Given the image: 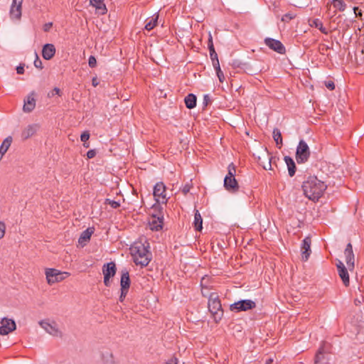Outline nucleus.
<instances>
[{
  "mask_svg": "<svg viewBox=\"0 0 364 364\" xmlns=\"http://www.w3.org/2000/svg\"><path fill=\"white\" fill-rule=\"evenodd\" d=\"M167 364H177V359L176 358H173L170 360V363H167Z\"/></svg>",
  "mask_w": 364,
  "mask_h": 364,
  "instance_id": "nucleus-59",
  "label": "nucleus"
},
{
  "mask_svg": "<svg viewBox=\"0 0 364 364\" xmlns=\"http://www.w3.org/2000/svg\"><path fill=\"white\" fill-rule=\"evenodd\" d=\"M102 360L104 364H117L113 354L109 352H107L103 354Z\"/></svg>",
  "mask_w": 364,
  "mask_h": 364,
  "instance_id": "nucleus-30",
  "label": "nucleus"
},
{
  "mask_svg": "<svg viewBox=\"0 0 364 364\" xmlns=\"http://www.w3.org/2000/svg\"><path fill=\"white\" fill-rule=\"evenodd\" d=\"M109 278V277L104 276V283L106 287H109L110 285Z\"/></svg>",
  "mask_w": 364,
  "mask_h": 364,
  "instance_id": "nucleus-57",
  "label": "nucleus"
},
{
  "mask_svg": "<svg viewBox=\"0 0 364 364\" xmlns=\"http://www.w3.org/2000/svg\"><path fill=\"white\" fill-rule=\"evenodd\" d=\"M105 204L109 205L112 208H117L120 206L119 202L109 198L105 200Z\"/></svg>",
  "mask_w": 364,
  "mask_h": 364,
  "instance_id": "nucleus-38",
  "label": "nucleus"
},
{
  "mask_svg": "<svg viewBox=\"0 0 364 364\" xmlns=\"http://www.w3.org/2000/svg\"><path fill=\"white\" fill-rule=\"evenodd\" d=\"M0 151L3 155L6 152L5 149L2 148L1 146H0Z\"/></svg>",
  "mask_w": 364,
  "mask_h": 364,
  "instance_id": "nucleus-62",
  "label": "nucleus"
},
{
  "mask_svg": "<svg viewBox=\"0 0 364 364\" xmlns=\"http://www.w3.org/2000/svg\"><path fill=\"white\" fill-rule=\"evenodd\" d=\"M272 359H269V360H267L266 361V364H269V363H272Z\"/></svg>",
  "mask_w": 364,
  "mask_h": 364,
  "instance_id": "nucleus-64",
  "label": "nucleus"
},
{
  "mask_svg": "<svg viewBox=\"0 0 364 364\" xmlns=\"http://www.w3.org/2000/svg\"><path fill=\"white\" fill-rule=\"evenodd\" d=\"M52 26H53L52 23H47L44 24V26H43V31L45 32H47L51 28Z\"/></svg>",
  "mask_w": 364,
  "mask_h": 364,
  "instance_id": "nucleus-53",
  "label": "nucleus"
},
{
  "mask_svg": "<svg viewBox=\"0 0 364 364\" xmlns=\"http://www.w3.org/2000/svg\"><path fill=\"white\" fill-rule=\"evenodd\" d=\"M264 43L267 46H268L271 50L279 53L284 54L286 52V48L281 41L272 38H266L264 39Z\"/></svg>",
  "mask_w": 364,
  "mask_h": 364,
  "instance_id": "nucleus-10",
  "label": "nucleus"
},
{
  "mask_svg": "<svg viewBox=\"0 0 364 364\" xmlns=\"http://www.w3.org/2000/svg\"><path fill=\"white\" fill-rule=\"evenodd\" d=\"M208 309L215 319H220L223 316L222 305L217 293L213 292L209 295Z\"/></svg>",
  "mask_w": 364,
  "mask_h": 364,
  "instance_id": "nucleus-3",
  "label": "nucleus"
},
{
  "mask_svg": "<svg viewBox=\"0 0 364 364\" xmlns=\"http://www.w3.org/2000/svg\"><path fill=\"white\" fill-rule=\"evenodd\" d=\"M16 72L18 74H23L24 73V67L22 65H18L16 68Z\"/></svg>",
  "mask_w": 364,
  "mask_h": 364,
  "instance_id": "nucleus-55",
  "label": "nucleus"
},
{
  "mask_svg": "<svg viewBox=\"0 0 364 364\" xmlns=\"http://www.w3.org/2000/svg\"><path fill=\"white\" fill-rule=\"evenodd\" d=\"M208 47V49H209V52L214 53L215 48H214L213 42V37H212L210 33H209Z\"/></svg>",
  "mask_w": 364,
  "mask_h": 364,
  "instance_id": "nucleus-39",
  "label": "nucleus"
},
{
  "mask_svg": "<svg viewBox=\"0 0 364 364\" xmlns=\"http://www.w3.org/2000/svg\"><path fill=\"white\" fill-rule=\"evenodd\" d=\"M355 60L358 65H364V46L359 53L355 55Z\"/></svg>",
  "mask_w": 364,
  "mask_h": 364,
  "instance_id": "nucleus-35",
  "label": "nucleus"
},
{
  "mask_svg": "<svg viewBox=\"0 0 364 364\" xmlns=\"http://www.w3.org/2000/svg\"><path fill=\"white\" fill-rule=\"evenodd\" d=\"M310 156V150L308 144L304 141L300 140L296 147V159L298 164L306 162Z\"/></svg>",
  "mask_w": 364,
  "mask_h": 364,
  "instance_id": "nucleus-6",
  "label": "nucleus"
},
{
  "mask_svg": "<svg viewBox=\"0 0 364 364\" xmlns=\"http://www.w3.org/2000/svg\"><path fill=\"white\" fill-rule=\"evenodd\" d=\"M11 142H12V137L9 136L4 140L1 146L2 148L5 149V150L7 151V150L9 149V148L10 147V146L11 144Z\"/></svg>",
  "mask_w": 364,
  "mask_h": 364,
  "instance_id": "nucleus-36",
  "label": "nucleus"
},
{
  "mask_svg": "<svg viewBox=\"0 0 364 364\" xmlns=\"http://www.w3.org/2000/svg\"><path fill=\"white\" fill-rule=\"evenodd\" d=\"M23 1V0H12V4L9 11V15L11 20H21Z\"/></svg>",
  "mask_w": 364,
  "mask_h": 364,
  "instance_id": "nucleus-9",
  "label": "nucleus"
},
{
  "mask_svg": "<svg viewBox=\"0 0 364 364\" xmlns=\"http://www.w3.org/2000/svg\"><path fill=\"white\" fill-rule=\"evenodd\" d=\"M90 139V133L87 131L84 132L81 136L80 139L82 142H86Z\"/></svg>",
  "mask_w": 364,
  "mask_h": 364,
  "instance_id": "nucleus-44",
  "label": "nucleus"
},
{
  "mask_svg": "<svg viewBox=\"0 0 364 364\" xmlns=\"http://www.w3.org/2000/svg\"><path fill=\"white\" fill-rule=\"evenodd\" d=\"M235 174L236 167L233 163H231L228 167V174L225 176V177H229L230 178H235Z\"/></svg>",
  "mask_w": 364,
  "mask_h": 364,
  "instance_id": "nucleus-34",
  "label": "nucleus"
},
{
  "mask_svg": "<svg viewBox=\"0 0 364 364\" xmlns=\"http://www.w3.org/2000/svg\"><path fill=\"white\" fill-rule=\"evenodd\" d=\"M88 64L90 68H95L97 65L96 58L93 55L89 57Z\"/></svg>",
  "mask_w": 364,
  "mask_h": 364,
  "instance_id": "nucleus-41",
  "label": "nucleus"
},
{
  "mask_svg": "<svg viewBox=\"0 0 364 364\" xmlns=\"http://www.w3.org/2000/svg\"><path fill=\"white\" fill-rule=\"evenodd\" d=\"M159 15L157 14H154L151 18H149L146 20V24L144 28L147 31L152 30L155 26H156L158 23Z\"/></svg>",
  "mask_w": 364,
  "mask_h": 364,
  "instance_id": "nucleus-25",
  "label": "nucleus"
},
{
  "mask_svg": "<svg viewBox=\"0 0 364 364\" xmlns=\"http://www.w3.org/2000/svg\"><path fill=\"white\" fill-rule=\"evenodd\" d=\"M332 4L334 8L337 9L340 11H345L346 4L343 0H333Z\"/></svg>",
  "mask_w": 364,
  "mask_h": 364,
  "instance_id": "nucleus-33",
  "label": "nucleus"
},
{
  "mask_svg": "<svg viewBox=\"0 0 364 364\" xmlns=\"http://www.w3.org/2000/svg\"><path fill=\"white\" fill-rule=\"evenodd\" d=\"M153 195L157 203L166 204L169 197L166 194V187L163 182H158L154 187Z\"/></svg>",
  "mask_w": 364,
  "mask_h": 364,
  "instance_id": "nucleus-7",
  "label": "nucleus"
},
{
  "mask_svg": "<svg viewBox=\"0 0 364 364\" xmlns=\"http://www.w3.org/2000/svg\"><path fill=\"white\" fill-rule=\"evenodd\" d=\"M296 17V14L291 12L287 13L284 14L282 17V21L283 22H289L291 20L294 19Z\"/></svg>",
  "mask_w": 364,
  "mask_h": 364,
  "instance_id": "nucleus-37",
  "label": "nucleus"
},
{
  "mask_svg": "<svg viewBox=\"0 0 364 364\" xmlns=\"http://www.w3.org/2000/svg\"><path fill=\"white\" fill-rule=\"evenodd\" d=\"M40 326L43 328L46 333L54 337L62 338L63 334L59 328L58 325L54 321L49 319L41 320L38 322Z\"/></svg>",
  "mask_w": 364,
  "mask_h": 364,
  "instance_id": "nucleus-5",
  "label": "nucleus"
},
{
  "mask_svg": "<svg viewBox=\"0 0 364 364\" xmlns=\"http://www.w3.org/2000/svg\"><path fill=\"white\" fill-rule=\"evenodd\" d=\"M272 134H273V139L275 141L277 146H278V148L280 149L283 144L282 137V134H281L280 130L277 128H275V129H274Z\"/></svg>",
  "mask_w": 364,
  "mask_h": 364,
  "instance_id": "nucleus-29",
  "label": "nucleus"
},
{
  "mask_svg": "<svg viewBox=\"0 0 364 364\" xmlns=\"http://www.w3.org/2000/svg\"><path fill=\"white\" fill-rule=\"evenodd\" d=\"M272 6H273L272 11H274V13L278 14L279 13L278 6H277V2L275 1H273Z\"/></svg>",
  "mask_w": 364,
  "mask_h": 364,
  "instance_id": "nucleus-56",
  "label": "nucleus"
},
{
  "mask_svg": "<svg viewBox=\"0 0 364 364\" xmlns=\"http://www.w3.org/2000/svg\"><path fill=\"white\" fill-rule=\"evenodd\" d=\"M34 65L36 68L42 69L43 68V64L41 60L39 59L38 55L36 53V60H34Z\"/></svg>",
  "mask_w": 364,
  "mask_h": 364,
  "instance_id": "nucleus-42",
  "label": "nucleus"
},
{
  "mask_svg": "<svg viewBox=\"0 0 364 364\" xmlns=\"http://www.w3.org/2000/svg\"><path fill=\"white\" fill-rule=\"evenodd\" d=\"M98 85V82L96 78L92 79V85L94 87H96Z\"/></svg>",
  "mask_w": 364,
  "mask_h": 364,
  "instance_id": "nucleus-60",
  "label": "nucleus"
},
{
  "mask_svg": "<svg viewBox=\"0 0 364 364\" xmlns=\"http://www.w3.org/2000/svg\"><path fill=\"white\" fill-rule=\"evenodd\" d=\"M224 187L228 191L233 193L239 190V185L235 178H230L229 177H225Z\"/></svg>",
  "mask_w": 364,
  "mask_h": 364,
  "instance_id": "nucleus-17",
  "label": "nucleus"
},
{
  "mask_svg": "<svg viewBox=\"0 0 364 364\" xmlns=\"http://www.w3.org/2000/svg\"><path fill=\"white\" fill-rule=\"evenodd\" d=\"M93 233V230L91 228H87L85 230H84L79 239H78V243L81 245V247H84L87 242L90 240V237Z\"/></svg>",
  "mask_w": 364,
  "mask_h": 364,
  "instance_id": "nucleus-22",
  "label": "nucleus"
},
{
  "mask_svg": "<svg viewBox=\"0 0 364 364\" xmlns=\"http://www.w3.org/2000/svg\"><path fill=\"white\" fill-rule=\"evenodd\" d=\"M212 63L215 71H220V67L218 59H215Z\"/></svg>",
  "mask_w": 364,
  "mask_h": 364,
  "instance_id": "nucleus-49",
  "label": "nucleus"
},
{
  "mask_svg": "<svg viewBox=\"0 0 364 364\" xmlns=\"http://www.w3.org/2000/svg\"><path fill=\"white\" fill-rule=\"evenodd\" d=\"M121 289H128L130 287V279L129 272L127 270L122 272L121 280H120Z\"/></svg>",
  "mask_w": 364,
  "mask_h": 364,
  "instance_id": "nucleus-23",
  "label": "nucleus"
},
{
  "mask_svg": "<svg viewBox=\"0 0 364 364\" xmlns=\"http://www.w3.org/2000/svg\"><path fill=\"white\" fill-rule=\"evenodd\" d=\"M326 188V185L316 176L308 177L302 184L304 194L312 200L321 198Z\"/></svg>",
  "mask_w": 364,
  "mask_h": 364,
  "instance_id": "nucleus-1",
  "label": "nucleus"
},
{
  "mask_svg": "<svg viewBox=\"0 0 364 364\" xmlns=\"http://www.w3.org/2000/svg\"><path fill=\"white\" fill-rule=\"evenodd\" d=\"M35 96L36 93L33 91L24 100V105L23 107V112L28 113L34 109L36 107Z\"/></svg>",
  "mask_w": 364,
  "mask_h": 364,
  "instance_id": "nucleus-16",
  "label": "nucleus"
},
{
  "mask_svg": "<svg viewBox=\"0 0 364 364\" xmlns=\"http://www.w3.org/2000/svg\"><path fill=\"white\" fill-rule=\"evenodd\" d=\"M230 65L235 69L239 68V69H241V70H245V69H247V68H248L250 67L247 63H242V61H240L238 59L232 60L231 63H230Z\"/></svg>",
  "mask_w": 364,
  "mask_h": 364,
  "instance_id": "nucleus-31",
  "label": "nucleus"
},
{
  "mask_svg": "<svg viewBox=\"0 0 364 364\" xmlns=\"http://www.w3.org/2000/svg\"><path fill=\"white\" fill-rule=\"evenodd\" d=\"M55 52L56 50L54 45L51 43H47L43 47L42 56L45 60H48L54 57Z\"/></svg>",
  "mask_w": 364,
  "mask_h": 364,
  "instance_id": "nucleus-18",
  "label": "nucleus"
},
{
  "mask_svg": "<svg viewBox=\"0 0 364 364\" xmlns=\"http://www.w3.org/2000/svg\"><path fill=\"white\" fill-rule=\"evenodd\" d=\"M210 102V99L208 95H204L203 97V105L204 106H207L208 103Z\"/></svg>",
  "mask_w": 364,
  "mask_h": 364,
  "instance_id": "nucleus-54",
  "label": "nucleus"
},
{
  "mask_svg": "<svg viewBox=\"0 0 364 364\" xmlns=\"http://www.w3.org/2000/svg\"><path fill=\"white\" fill-rule=\"evenodd\" d=\"M311 237H306L301 242V258L303 261H307L311 253Z\"/></svg>",
  "mask_w": 364,
  "mask_h": 364,
  "instance_id": "nucleus-12",
  "label": "nucleus"
},
{
  "mask_svg": "<svg viewBox=\"0 0 364 364\" xmlns=\"http://www.w3.org/2000/svg\"><path fill=\"white\" fill-rule=\"evenodd\" d=\"M83 146L85 148H88L90 146V144L87 141L83 142Z\"/></svg>",
  "mask_w": 364,
  "mask_h": 364,
  "instance_id": "nucleus-63",
  "label": "nucleus"
},
{
  "mask_svg": "<svg viewBox=\"0 0 364 364\" xmlns=\"http://www.w3.org/2000/svg\"><path fill=\"white\" fill-rule=\"evenodd\" d=\"M6 225L4 223L0 222V239L3 238L5 235Z\"/></svg>",
  "mask_w": 364,
  "mask_h": 364,
  "instance_id": "nucleus-45",
  "label": "nucleus"
},
{
  "mask_svg": "<svg viewBox=\"0 0 364 364\" xmlns=\"http://www.w3.org/2000/svg\"><path fill=\"white\" fill-rule=\"evenodd\" d=\"M284 161L287 166L289 175L293 176L296 172V164L291 157L289 156H284Z\"/></svg>",
  "mask_w": 364,
  "mask_h": 364,
  "instance_id": "nucleus-24",
  "label": "nucleus"
},
{
  "mask_svg": "<svg viewBox=\"0 0 364 364\" xmlns=\"http://www.w3.org/2000/svg\"><path fill=\"white\" fill-rule=\"evenodd\" d=\"M205 280V278L203 277L202 278V280H201V287H202V294L204 296H206V295L205 294L204 291H203V281Z\"/></svg>",
  "mask_w": 364,
  "mask_h": 364,
  "instance_id": "nucleus-61",
  "label": "nucleus"
},
{
  "mask_svg": "<svg viewBox=\"0 0 364 364\" xmlns=\"http://www.w3.org/2000/svg\"><path fill=\"white\" fill-rule=\"evenodd\" d=\"M210 58H211L212 61H213L215 59H218V55H217L215 50L214 51V53L210 52Z\"/></svg>",
  "mask_w": 364,
  "mask_h": 364,
  "instance_id": "nucleus-58",
  "label": "nucleus"
},
{
  "mask_svg": "<svg viewBox=\"0 0 364 364\" xmlns=\"http://www.w3.org/2000/svg\"><path fill=\"white\" fill-rule=\"evenodd\" d=\"M336 265L338 269V275L342 279L343 284L346 287H348L349 285V275L346 267H345L344 264L339 259H336Z\"/></svg>",
  "mask_w": 364,
  "mask_h": 364,
  "instance_id": "nucleus-13",
  "label": "nucleus"
},
{
  "mask_svg": "<svg viewBox=\"0 0 364 364\" xmlns=\"http://www.w3.org/2000/svg\"><path fill=\"white\" fill-rule=\"evenodd\" d=\"M185 104L187 108L193 109L196 106L197 98L196 96L193 94H188L185 97Z\"/></svg>",
  "mask_w": 364,
  "mask_h": 364,
  "instance_id": "nucleus-27",
  "label": "nucleus"
},
{
  "mask_svg": "<svg viewBox=\"0 0 364 364\" xmlns=\"http://www.w3.org/2000/svg\"><path fill=\"white\" fill-rule=\"evenodd\" d=\"M96 151L94 149L89 150L87 153V156L88 159H92L95 156Z\"/></svg>",
  "mask_w": 364,
  "mask_h": 364,
  "instance_id": "nucleus-51",
  "label": "nucleus"
},
{
  "mask_svg": "<svg viewBox=\"0 0 364 364\" xmlns=\"http://www.w3.org/2000/svg\"><path fill=\"white\" fill-rule=\"evenodd\" d=\"M363 301H364V297L362 294H360L359 296H358L357 298L355 299L354 304L356 306H358L360 304H362L363 302Z\"/></svg>",
  "mask_w": 364,
  "mask_h": 364,
  "instance_id": "nucleus-47",
  "label": "nucleus"
},
{
  "mask_svg": "<svg viewBox=\"0 0 364 364\" xmlns=\"http://www.w3.org/2000/svg\"><path fill=\"white\" fill-rule=\"evenodd\" d=\"M104 276L112 277L116 273V266L112 262L104 264L102 267Z\"/></svg>",
  "mask_w": 364,
  "mask_h": 364,
  "instance_id": "nucleus-21",
  "label": "nucleus"
},
{
  "mask_svg": "<svg viewBox=\"0 0 364 364\" xmlns=\"http://www.w3.org/2000/svg\"><path fill=\"white\" fill-rule=\"evenodd\" d=\"M60 95V90L58 87H55L54 89H53L48 94V96L49 97H53L54 95Z\"/></svg>",
  "mask_w": 364,
  "mask_h": 364,
  "instance_id": "nucleus-43",
  "label": "nucleus"
},
{
  "mask_svg": "<svg viewBox=\"0 0 364 364\" xmlns=\"http://www.w3.org/2000/svg\"><path fill=\"white\" fill-rule=\"evenodd\" d=\"M45 274L47 282L50 285L62 282L70 275L69 272H61L54 268L46 269Z\"/></svg>",
  "mask_w": 364,
  "mask_h": 364,
  "instance_id": "nucleus-4",
  "label": "nucleus"
},
{
  "mask_svg": "<svg viewBox=\"0 0 364 364\" xmlns=\"http://www.w3.org/2000/svg\"><path fill=\"white\" fill-rule=\"evenodd\" d=\"M149 244L147 242H135L130 247V252L136 265L146 267L151 259V253L149 250Z\"/></svg>",
  "mask_w": 364,
  "mask_h": 364,
  "instance_id": "nucleus-2",
  "label": "nucleus"
},
{
  "mask_svg": "<svg viewBox=\"0 0 364 364\" xmlns=\"http://www.w3.org/2000/svg\"><path fill=\"white\" fill-rule=\"evenodd\" d=\"M344 255L347 266L350 270H353L355 267V255L353 251L351 243H348L345 249Z\"/></svg>",
  "mask_w": 364,
  "mask_h": 364,
  "instance_id": "nucleus-14",
  "label": "nucleus"
},
{
  "mask_svg": "<svg viewBox=\"0 0 364 364\" xmlns=\"http://www.w3.org/2000/svg\"><path fill=\"white\" fill-rule=\"evenodd\" d=\"M191 187H192L191 183H187L186 184H185L183 186V188L181 189L182 193L184 195H186L190 191Z\"/></svg>",
  "mask_w": 364,
  "mask_h": 364,
  "instance_id": "nucleus-40",
  "label": "nucleus"
},
{
  "mask_svg": "<svg viewBox=\"0 0 364 364\" xmlns=\"http://www.w3.org/2000/svg\"><path fill=\"white\" fill-rule=\"evenodd\" d=\"M0 326V334L5 336L16 329V323L13 319L4 318L1 319Z\"/></svg>",
  "mask_w": 364,
  "mask_h": 364,
  "instance_id": "nucleus-11",
  "label": "nucleus"
},
{
  "mask_svg": "<svg viewBox=\"0 0 364 364\" xmlns=\"http://www.w3.org/2000/svg\"><path fill=\"white\" fill-rule=\"evenodd\" d=\"M309 24L311 27L314 26L315 28H318L322 33L328 34V31L325 27H323L321 21L318 18L313 19Z\"/></svg>",
  "mask_w": 364,
  "mask_h": 364,
  "instance_id": "nucleus-28",
  "label": "nucleus"
},
{
  "mask_svg": "<svg viewBox=\"0 0 364 364\" xmlns=\"http://www.w3.org/2000/svg\"><path fill=\"white\" fill-rule=\"evenodd\" d=\"M90 4L100 14H105L107 11L104 0H90Z\"/></svg>",
  "mask_w": 364,
  "mask_h": 364,
  "instance_id": "nucleus-20",
  "label": "nucleus"
},
{
  "mask_svg": "<svg viewBox=\"0 0 364 364\" xmlns=\"http://www.w3.org/2000/svg\"><path fill=\"white\" fill-rule=\"evenodd\" d=\"M216 74L219 79V81L220 82H223V81L225 80V76H224L223 73L222 72L221 69L220 70V71H217Z\"/></svg>",
  "mask_w": 364,
  "mask_h": 364,
  "instance_id": "nucleus-50",
  "label": "nucleus"
},
{
  "mask_svg": "<svg viewBox=\"0 0 364 364\" xmlns=\"http://www.w3.org/2000/svg\"><path fill=\"white\" fill-rule=\"evenodd\" d=\"M163 216L156 217L153 215L149 222L150 229L155 231L161 230L163 227Z\"/></svg>",
  "mask_w": 364,
  "mask_h": 364,
  "instance_id": "nucleus-19",
  "label": "nucleus"
},
{
  "mask_svg": "<svg viewBox=\"0 0 364 364\" xmlns=\"http://www.w3.org/2000/svg\"><path fill=\"white\" fill-rule=\"evenodd\" d=\"M326 87L330 90H333L335 89V84L333 81H328L325 82Z\"/></svg>",
  "mask_w": 364,
  "mask_h": 364,
  "instance_id": "nucleus-48",
  "label": "nucleus"
},
{
  "mask_svg": "<svg viewBox=\"0 0 364 364\" xmlns=\"http://www.w3.org/2000/svg\"><path fill=\"white\" fill-rule=\"evenodd\" d=\"M128 293V289H121V294L119 296V301L122 302L125 299L127 294Z\"/></svg>",
  "mask_w": 364,
  "mask_h": 364,
  "instance_id": "nucleus-46",
  "label": "nucleus"
},
{
  "mask_svg": "<svg viewBox=\"0 0 364 364\" xmlns=\"http://www.w3.org/2000/svg\"><path fill=\"white\" fill-rule=\"evenodd\" d=\"M193 226L196 230L200 231L203 229V219L198 210L194 215Z\"/></svg>",
  "mask_w": 364,
  "mask_h": 364,
  "instance_id": "nucleus-26",
  "label": "nucleus"
},
{
  "mask_svg": "<svg viewBox=\"0 0 364 364\" xmlns=\"http://www.w3.org/2000/svg\"><path fill=\"white\" fill-rule=\"evenodd\" d=\"M255 302L250 299L241 300L230 305V310L235 312L245 311L255 308Z\"/></svg>",
  "mask_w": 364,
  "mask_h": 364,
  "instance_id": "nucleus-8",
  "label": "nucleus"
},
{
  "mask_svg": "<svg viewBox=\"0 0 364 364\" xmlns=\"http://www.w3.org/2000/svg\"><path fill=\"white\" fill-rule=\"evenodd\" d=\"M353 11L356 17H361L362 16V12L360 10H358V7H353Z\"/></svg>",
  "mask_w": 364,
  "mask_h": 364,
  "instance_id": "nucleus-52",
  "label": "nucleus"
},
{
  "mask_svg": "<svg viewBox=\"0 0 364 364\" xmlns=\"http://www.w3.org/2000/svg\"><path fill=\"white\" fill-rule=\"evenodd\" d=\"M40 129L38 124H32L28 125L21 132V138L23 140H26L30 137L35 135Z\"/></svg>",
  "mask_w": 364,
  "mask_h": 364,
  "instance_id": "nucleus-15",
  "label": "nucleus"
},
{
  "mask_svg": "<svg viewBox=\"0 0 364 364\" xmlns=\"http://www.w3.org/2000/svg\"><path fill=\"white\" fill-rule=\"evenodd\" d=\"M325 360L324 353L321 348L315 356V364H323Z\"/></svg>",
  "mask_w": 364,
  "mask_h": 364,
  "instance_id": "nucleus-32",
  "label": "nucleus"
}]
</instances>
